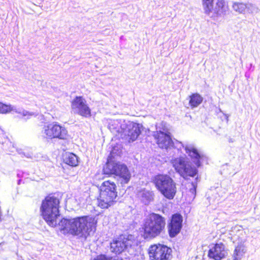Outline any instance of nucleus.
Returning a JSON list of instances; mask_svg holds the SVG:
<instances>
[{
	"label": "nucleus",
	"mask_w": 260,
	"mask_h": 260,
	"mask_svg": "<svg viewBox=\"0 0 260 260\" xmlns=\"http://www.w3.org/2000/svg\"><path fill=\"white\" fill-rule=\"evenodd\" d=\"M152 135L158 146L162 149L168 150L174 148L178 151H181L182 148H184L186 153L190 157L197 167L200 166V160L203 158V155L199 153L193 144L184 145L177 140L173 141L170 134L158 135L156 133L152 134Z\"/></svg>",
	"instance_id": "2"
},
{
	"label": "nucleus",
	"mask_w": 260,
	"mask_h": 260,
	"mask_svg": "<svg viewBox=\"0 0 260 260\" xmlns=\"http://www.w3.org/2000/svg\"><path fill=\"white\" fill-rule=\"evenodd\" d=\"M71 108L75 114L84 117H89L91 116L90 109L82 96H76L72 102Z\"/></svg>",
	"instance_id": "11"
},
{
	"label": "nucleus",
	"mask_w": 260,
	"mask_h": 260,
	"mask_svg": "<svg viewBox=\"0 0 260 260\" xmlns=\"http://www.w3.org/2000/svg\"><path fill=\"white\" fill-rule=\"evenodd\" d=\"M246 5V10L249 13H257L259 11V8L254 4L247 3Z\"/></svg>",
	"instance_id": "26"
},
{
	"label": "nucleus",
	"mask_w": 260,
	"mask_h": 260,
	"mask_svg": "<svg viewBox=\"0 0 260 260\" xmlns=\"http://www.w3.org/2000/svg\"><path fill=\"white\" fill-rule=\"evenodd\" d=\"M138 196L145 205L149 204L154 199V193L151 191L145 189L140 191Z\"/></svg>",
	"instance_id": "20"
},
{
	"label": "nucleus",
	"mask_w": 260,
	"mask_h": 260,
	"mask_svg": "<svg viewBox=\"0 0 260 260\" xmlns=\"http://www.w3.org/2000/svg\"><path fill=\"white\" fill-rule=\"evenodd\" d=\"M94 218L83 216L72 219L63 218L58 223L59 229L63 234L86 237L95 230Z\"/></svg>",
	"instance_id": "1"
},
{
	"label": "nucleus",
	"mask_w": 260,
	"mask_h": 260,
	"mask_svg": "<svg viewBox=\"0 0 260 260\" xmlns=\"http://www.w3.org/2000/svg\"><path fill=\"white\" fill-rule=\"evenodd\" d=\"M111 153H112L113 154H117V155L119 154L118 152H116V149H115V147H114L113 150H112Z\"/></svg>",
	"instance_id": "29"
},
{
	"label": "nucleus",
	"mask_w": 260,
	"mask_h": 260,
	"mask_svg": "<svg viewBox=\"0 0 260 260\" xmlns=\"http://www.w3.org/2000/svg\"><path fill=\"white\" fill-rule=\"evenodd\" d=\"M171 164L176 172L185 179L188 177H193L198 173L197 168L192 166L186 157L173 158L171 160Z\"/></svg>",
	"instance_id": "7"
},
{
	"label": "nucleus",
	"mask_w": 260,
	"mask_h": 260,
	"mask_svg": "<svg viewBox=\"0 0 260 260\" xmlns=\"http://www.w3.org/2000/svg\"><path fill=\"white\" fill-rule=\"evenodd\" d=\"M245 241L246 239H243L240 242H237L238 245L236 247L232 256L233 260H240L241 259L246 251L244 245Z\"/></svg>",
	"instance_id": "19"
},
{
	"label": "nucleus",
	"mask_w": 260,
	"mask_h": 260,
	"mask_svg": "<svg viewBox=\"0 0 260 260\" xmlns=\"http://www.w3.org/2000/svg\"><path fill=\"white\" fill-rule=\"evenodd\" d=\"M158 190L167 199L172 200L177 192L176 183L169 175L159 174L153 179Z\"/></svg>",
	"instance_id": "6"
},
{
	"label": "nucleus",
	"mask_w": 260,
	"mask_h": 260,
	"mask_svg": "<svg viewBox=\"0 0 260 260\" xmlns=\"http://www.w3.org/2000/svg\"><path fill=\"white\" fill-rule=\"evenodd\" d=\"M211 14L208 15L211 17H214L217 16H221L225 14L228 10V6L225 2L223 0H218L214 7L212 5Z\"/></svg>",
	"instance_id": "17"
},
{
	"label": "nucleus",
	"mask_w": 260,
	"mask_h": 260,
	"mask_svg": "<svg viewBox=\"0 0 260 260\" xmlns=\"http://www.w3.org/2000/svg\"><path fill=\"white\" fill-rule=\"evenodd\" d=\"M105 174H115L121 179V183H127L131 175L127 167L119 162L108 161L103 169Z\"/></svg>",
	"instance_id": "9"
},
{
	"label": "nucleus",
	"mask_w": 260,
	"mask_h": 260,
	"mask_svg": "<svg viewBox=\"0 0 260 260\" xmlns=\"http://www.w3.org/2000/svg\"><path fill=\"white\" fill-rule=\"evenodd\" d=\"M59 205V199L54 196H48L42 201L40 209L42 215L50 226H55L57 224Z\"/></svg>",
	"instance_id": "4"
},
{
	"label": "nucleus",
	"mask_w": 260,
	"mask_h": 260,
	"mask_svg": "<svg viewBox=\"0 0 260 260\" xmlns=\"http://www.w3.org/2000/svg\"><path fill=\"white\" fill-rule=\"evenodd\" d=\"M117 260H123V259H118Z\"/></svg>",
	"instance_id": "32"
},
{
	"label": "nucleus",
	"mask_w": 260,
	"mask_h": 260,
	"mask_svg": "<svg viewBox=\"0 0 260 260\" xmlns=\"http://www.w3.org/2000/svg\"><path fill=\"white\" fill-rule=\"evenodd\" d=\"M117 196L116 186L114 182L105 181L100 187V193L98 198V206L102 209H107L112 206Z\"/></svg>",
	"instance_id": "5"
},
{
	"label": "nucleus",
	"mask_w": 260,
	"mask_h": 260,
	"mask_svg": "<svg viewBox=\"0 0 260 260\" xmlns=\"http://www.w3.org/2000/svg\"><path fill=\"white\" fill-rule=\"evenodd\" d=\"M190 192L194 196H195V192H196V188L194 186H193V188H191L190 189Z\"/></svg>",
	"instance_id": "28"
},
{
	"label": "nucleus",
	"mask_w": 260,
	"mask_h": 260,
	"mask_svg": "<svg viewBox=\"0 0 260 260\" xmlns=\"http://www.w3.org/2000/svg\"><path fill=\"white\" fill-rule=\"evenodd\" d=\"M156 131L153 132V134H158V135H160V134H170L169 132V129L168 127L167 124L166 122H161L158 123H156Z\"/></svg>",
	"instance_id": "22"
},
{
	"label": "nucleus",
	"mask_w": 260,
	"mask_h": 260,
	"mask_svg": "<svg viewBox=\"0 0 260 260\" xmlns=\"http://www.w3.org/2000/svg\"><path fill=\"white\" fill-rule=\"evenodd\" d=\"M232 8L235 11L239 14H244L246 11V4L243 3L235 2Z\"/></svg>",
	"instance_id": "24"
},
{
	"label": "nucleus",
	"mask_w": 260,
	"mask_h": 260,
	"mask_svg": "<svg viewBox=\"0 0 260 260\" xmlns=\"http://www.w3.org/2000/svg\"><path fill=\"white\" fill-rule=\"evenodd\" d=\"M132 241L124 237H120L113 240L111 243V252L116 254L121 253L125 249L131 246Z\"/></svg>",
	"instance_id": "12"
},
{
	"label": "nucleus",
	"mask_w": 260,
	"mask_h": 260,
	"mask_svg": "<svg viewBox=\"0 0 260 260\" xmlns=\"http://www.w3.org/2000/svg\"><path fill=\"white\" fill-rule=\"evenodd\" d=\"M12 111L20 114L25 119L29 118L32 116H36L38 115V113L29 112L26 110L17 108L16 107L11 105H6L0 102V113L6 114Z\"/></svg>",
	"instance_id": "14"
},
{
	"label": "nucleus",
	"mask_w": 260,
	"mask_h": 260,
	"mask_svg": "<svg viewBox=\"0 0 260 260\" xmlns=\"http://www.w3.org/2000/svg\"><path fill=\"white\" fill-rule=\"evenodd\" d=\"M213 0H203V5L204 10L206 14H211V10L212 9V5Z\"/></svg>",
	"instance_id": "25"
},
{
	"label": "nucleus",
	"mask_w": 260,
	"mask_h": 260,
	"mask_svg": "<svg viewBox=\"0 0 260 260\" xmlns=\"http://www.w3.org/2000/svg\"><path fill=\"white\" fill-rule=\"evenodd\" d=\"M93 260H109V258L106 257L104 255H101L98 256L96 258L93 259Z\"/></svg>",
	"instance_id": "27"
},
{
	"label": "nucleus",
	"mask_w": 260,
	"mask_h": 260,
	"mask_svg": "<svg viewBox=\"0 0 260 260\" xmlns=\"http://www.w3.org/2000/svg\"><path fill=\"white\" fill-rule=\"evenodd\" d=\"M182 217L179 214H174L169 225V232L170 237H175L182 228Z\"/></svg>",
	"instance_id": "16"
},
{
	"label": "nucleus",
	"mask_w": 260,
	"mask_h": 260,
	"mask_svg": "<svg viewBox=\"0 0 260 260\" xmlns=\"http://www.w3.org/2000/svg\"><path fill=\"white\" fill-rule=\"evenodd\" d=\"M42 134L44 138L50 140L53 139L66 140L68 137V132L66 128L56 122L44 125Z\"/></svg>",
	"instance_id": "8"
},
{
	"label": "nucleus",
	"mask_w": 260,
	"mask_h": 260,
	"mask_svg": "<svg viewBox=\"0 0 260 260\" xmlns=\"http://www.w3.org/2000/svg\"><path fill=\"white\" fill-rule=\"evenodd\" d=\"M223 115H224V116H225V119H226V121L228 122V121H229V116L228 114H224V113H223Z\"/></svg>",
	"instance_id": "30"
},
{
	"label": "nucleus",
	"mask_w": 260,
	"mask_h": 260,
	"mask_svg": "<svg viewBox=\"0 0 260 260\" xmlns=\"http://www.w3.org/2000/svg\"><path fill=\"white\" fill-rule=\"evenodd\" d=\"M63 160L65 164L75 167L78 165V157L75 154L70 152H66L63 156Z\"/></svg>",
	"instance_id": "21"
},
{
	"label": "nucleus",
	"mask_w": 260,
	"mask_h": 260,
	"mask_svg": "<svg viewBox=\"0 0 260 260\" xmlns=\"http://www.w3.org/2000/svg\"><path fill=\"white\" fill-rule=\"evenodd\" d=\"M226 254L225 246L222 243L212 244L210 246L208 252V256L210 258L214 260H221L225 257Z\"/></svg>",
	"instance_id": "13"
},
{
	"label": "nucleus",
	"mask_w": 260,
	"mask_h": 260,
	"mask_svg": "<svg viewBox=\"0 0 260 260\" xmlns=\"http://www.w3.org/2000/svg\"><path fill=\"white\" fill-rule=\"evenodd\" d=\"M171 249L160 244L151 245L149 248V255L151 260H168Z\"/></svg>",
	"instance_id": "10"
},
{
	"label": "nucleus",
	"mask_w": 260,
	"mask_h": 260,
	"mask_svg": "<svg viewBox=\"0 0 260 260\" xmlns=\"http://www.w3.org/2000/svg\"><path fill=\"white\" fill-rule=\"evenodd\" d=\"M165 225V219L161 215L154 213L149 214L144 220V237L150 239L157 237L163 231Z\"/></svg>",
	"instance_id": "3"
},
{
	"label": "nucleus",
	"mask_w": 260,
	"mask_h": 260,
	"mask_svg": "<svg viewBox=\"0 0 260 260\" xmlns=\"http://www.w3.org/2000/svg\"><path fill=\"white\" fill-rule=\"evenodd\" d=\"M219 111L220 112H222V111H221V109H219Z\"/></svg>",
	"instance_id": "31"
},
{
	"label": "nucleus",
	"mask_w": 260,
	"mask_h": 260,
	"mask_svg": "<svg viewBox=\"0 0 260 260\" xmlns=\"http://www.w3.org/2000/svg\"><path fill=\"white\" fill-rule=\"evenodd\" d=\"M189 98V104L192 108L198 107L203 101V98L198 93H193Z\"/></svg>",
	"instance_id": "23"
},
{
	"label": "nucleus",
	"mask_w": 260,
	"mask_h": 260,
	"mask_svg": "<svg viewBox=\"0 0 260 260\" xmlns=\"http://www.w3.org/2000/svg\"><path fill=\"white\" fill-rule=\"evenodd\" d=\"M126 127V123L124 120L119 119L110 120L108 124V128L112 133H121L122 134L125 127Z\"/></svg>",
	"instance_id": "18"
},
{
	"label": "nucleus",
	"mask_w": 260,
	"mask_h": 260,
	"mask_svg": "<svg viewBox=\"0 0 260 260\" xmlns=\"http://www.w3.org/2000/svg\"><path fill=\"white\" fill-rule=\"evenodd\" d=\"M141 133L139 124L128 122L122 135L127 136L129 142L136 140Z\"/></svg>",
	"instance_id": "15"
}]
</instances>
